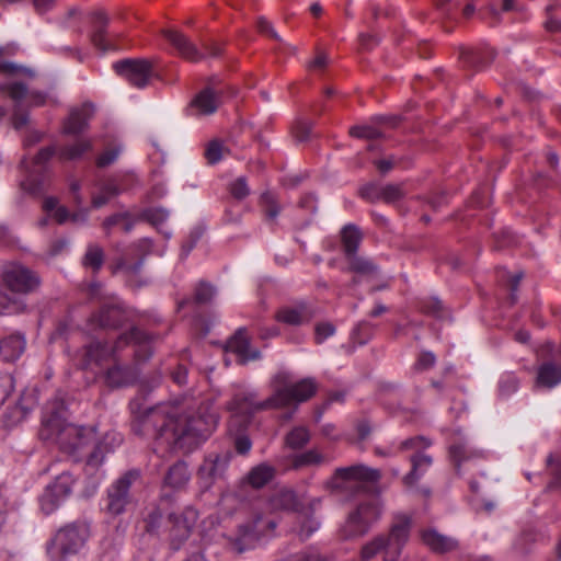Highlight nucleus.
I'll return each instance as SVG.
<instances>
[{"mask_svg": "<svg viewBox=\"0 0 561 561\" xmlns=\"http://www.w3.org/2000/svg\"><path fill=\"white\" fill-rule=\"evenodd\" d=\"M362 241V233L354 225H347L342 230V244L345 256L357 253V249Z\"/></svg>", "mask_w": 561, "mask_h": 561, "instance_id": "2f4dec72", "label": "nucleus"}, {"mask_svg": "<svg viewBox=\"0 0 561 561\" xmlns=\"http://www.w3.org/2000/svg\"><path fill=\"white\" fill-rule=\"evenodd\" d=\"M350 134L356 138L377 139L382 136V131L373 125L354 126L350 129Z\"/></svg>", "mask_w": 561, "mask_h": 561, "instance_id": "c03bdc74", "label": "nucleus"}, {"mask_svg": "<svg viewBox=\"0 0 561 561\" xmlns=\"http://www.w3.org/2000/svg\"><path fill=\"white\" fill-rule=\"evenodd\" d=\"M273 477L274 468L266 463H261L251 469L248 473L247 480L251 486L260 489L267 484Z\"/></svg>", "mask_w": 561, "mask_h": 561, "instance_id": "7c9ffc66", "label": "nucleus"}, {"mask_svg": "<svg viewBox=\"0 0 561 561\" xmlns=\"http://www.w3.org/2000/svg\"><path fill=\"white\" fill-rule=\"evenodd\" d=\"M117 75L135 88L144 89L154 76L152 64L147 59H124L113 65Z\"/></svg>", "mask_w": 561, "mask_h": 561, "instance_id": "6e6552de", "label": "nucleus"}, {"mask_svg": "<svg viewBox=\"0 0 561 561\" xmlns=\"http://www.w3.org/2000/svg\"><path fill=\"white\" fill-rule=\"evenodd\" d=\"M94 28L90 35L92 45L102 53L107 51L112 48L111 44L106 39L105 27L108 23V18L102 11H98L93 14Z\"/></svg>", "mask_w": 561, "mask_h": 561, "instance_id": "393cba45", "label": "nucleus"}, {"mask_svg": "<svg viewBox=\"0 0 561 561\" xmlns=\"http://www.w3.org/2000/svg\"><path fill=\"white\" fill-rule=\"evenodd\" d=\"M121 188L114 180L101 185L100 191L92 197V205L95 208L104 206L111 198L117 196Z\"/></svg>", "mask_w": 561, "mask_h": 561, "instance_id": "c9c22d12", "label": "nucleus"}, {"mask_svg": "<svg viewBox=\"0 0 561 561\" xmlns=\"http://www.w3.org/2000/svg\"><path fill=\"white\" fill-rule=\"evenodd\" d=\"M317 310L307 301H296L277 309L274 319L289 327H301L310 323L316 317Z\"/></svg>", "mask_w": 561, "mask_h": 561, "instance_id": "f8f14e48", "label": "nucleus"}, {"mask_svg": "<svg viewBox=\"0 0 561 561\" xmlns=\"http://www.w3.org/2000/svg\"><path fill=\"white\" fill-rule=\"evenodd\" d=\"M430 445L431 442L422 436L409 438L401 443V449H415V454L410 459L412 465L411 471L403 478L405 485H414L432 466V457L419 451Z\"/></svg>", "mask_w": 561, "mask_h": 561, "instance_id": "0eeeda50", "label": "nucleus"}, {"mask_svg": "<svg viewBox=\"0 0 561 561\" xmlns=\"http://www.w3.org/2000/svg\"><path fill=\"white\" fill-rule=\"evenodd\" d=\"M87 528H58L48 543V553L56 560H61L75 553L87 537Z\"/></svg>", "mask_w": 561, "mask_h": 561, "instance_id": "423d86ee", "label": "nucleus"}, {"mask_svg": "<svg viewBox=\"0 0 561 561\" xmlns=\"http://www.w3.org/2000/svg\"><path fill=\"white\" fill-rule=\"evenodd\" d=\"M260 204L268 220H275L280 213L282 208L275 195L271 192H265L261 195Z\"/></svg>", "mask_w": 561, "mask_h": 561, "instance_id": "4c0bfd02", "label": "nucleus"}, {"mask_svg": "<svg viewBox=\"0 0 561 561\" xmlns=\"http://www.w3.org/2000/svg\"><path fill=\"white\" fill-rule=\"evenodd\" d=\"M198 514L193 507H185L180 512L170 513L168 516L169 523L174 526H193L197 523Z\"/></svg>", "mask_w": 561, "mask_h": 561, "instance_id": "e433bc0d", "label": "nucleus"}, {"mask_svg": "<svg viewBox=\"0 0 561 561\" xmlns=\"http://www.w3.org/2000/svg\"><path fill=\"white\" fill-rule=\"evenodd\" d=\"M449 457L459 473L462 467L483 459L484 454L482 450L473 448L468 439L461 438L449 446Z\"/></svg>", "mask_w": 561, "mask_h": 561, "instance_id": "2eb2a0df", "label": "nucleus"}, {"mask_svg": "<svg viewBox=\"0 0 561 561\" xmlns=\"http://www.w3.org/2000/svg\"><path fill=\"white\" fill-rule=\"evenodd\" d=\"M94 115V105L84 103L80 107L72 108L69 117L64 123V133L67 135H79L89 127V121Z\"/></svg>", "mask_w": 561, "mask_h": 561, "instance_id": "f3484780", "label": "nucleus"}, {"mask_svg": "<svg viewBox=\"0 0 561 561\" xmlns=\"http://www.w3.org/2000/svg\"><path fill=\"white\" fill-rule=\"evenodd\" d=\"M119 153H121V148H112V149L105 150L102 154L99 156V158L96 160L98 167L105 168V167L112 164L113 162L116 161Z\"/></svg>", "mask_w": 561, "mask_h": 561, "instance_id": "5fc2aeb1", "label": "nucleus"}, {"mask_svg": "<svg viewBox=\"0 0 561 561\" xmlns=\"http://www.w3.org/2000/svg\"><path fill=\"white\" fill-rule=\"evenodd\" d=\"M218 424V414L210 407H201L196 415H182L171 405L149 409L139 420L138 433L163 440L169 448L192 451L207 439Z\"/></svg>", "mask_w": 561, "mask_h": 561, "instance_id": "f257e3e1", "label": "nucleus"}, {"mask_svg": "<svg viewBox=\"0 0 561 561\" xmlns=\"http://www.w3.org/2000/svg\"><path fill=\"white\" fill-rule=\"evenodd\" d=\"M187 369L183 365H179L172 373V379L175 383L182 386L186 383Z\"/></svg>", "mask_w": 561, "mask_h": 561, "instance_id": "69168bd1", "label": "nucleus"}, {"mask_svg": "<svg viewBox=\"0 0 561 561\" xmlns=\"http://www.w3.org/2000/svg\"><path fill=\"white\" fill-rule=\"evenodd\" d=\"M266 400L259 401L254 392L237 393L228 403V410L232 413L233 422L247 423L250 416L262 410L276 409L275 407H264Z\"/></svg>", "mask_w": 561, "mask_h": 561, "instance_id": "ddd939ff", "label": "nucleus"}, {"mask_svg": "<svg viewBox=\"0 0 561 561\" xmlns=\"http://www.w3.org/2000/svg\"><path fill=\"white\" fill-rule=\"evenodd\" d=\"M227 351L236 354L240 364L260 358V351L251 348L250 340L244 329H239L227 342Z\"/></svg>", "mask_w": 561, "mask_h": 561, "instance_id": "6ab92c4d", "label": "nucleus"}, {"mask_svg": "<svg viewBox=\"0 0 561 561\" xmlns=\"http://www.w3.org/2000/svg\"><path fill=\"white\" fill-rule=\"evenodd\" d=\"M3 282L9 289L20 294H27L39 285L38 276L19 263H10L4 267Z\"/></svg>", "mask_w": 561, "mask_h": 561, "instance_id": "9b49d317", "label": "nucleus"}, {"mask_svg": "<svg viewBox=\"0 0 561 561\" xmlns=\"http://www.w3.org/2000/svg\"><path fill=\"white\" fill-rule=\"evenodd\" d=\"M104 253L103 250L95 244L88 247V250L83 256L82 263L85 267H91L93 271H98L103 265Z\"/></svg>", "mask_w": 561, "mask_h": 561, "instance_id": "58836bf2", "label": "nucleus"}, {"mask_svg": "<svg viewBox=\"0 0 561 561\" xmlns=\"http://www.w3.org/2000/svg\"><path fill=\"white\" fill-rule=\"evenodd\" d=\"M92 140L90 138H79L73 144L65 146L60 150V158L65 160H75L82 157L85 152L92 150Z\"/></svg>", "mask_w": 561, "mask_h": 561, "instance_id": "473e14b6", "label": "nucleus"}, {"mask_svg": "<svg viewBox=\"0 0 561 561\" xmlns=\"http://www.w3.org/2000/svg\"><path fill=\"white\" fill-rule=\"evenodd\" d=\"M14 388V379L11 374H0V407L5 402Z\"/></svg>", "mask_w": 561, "mask_h": 561, "instance_id": "de8ad7c7", "label": "nucleus"}, {"mask_svg": "<svg viewBox=\"0 0 561 561\" xmlns=\"http://www.w3.org/2000/svg\"><path fill=\"white\" fill-rule=\"evenodd\" d=\"M424 309L427 313H431L435 317L440 318L444 316L443 304L437 298H432L431 300H428L424 306Z\"/></svg>", "mask_w": 561, "mask_h": 561, "instance_id": "bf43d9fd", "label": "nucleus"}, {"mask_svg": "<svg viewBox=\"0 0 561 561\" xmlns=\"http://www.w3.org/2000/svg\"><path fill=\"white\" fill-rule=\"evenodd\" d=\"M408 534L407 528H392L389 538L385 540L383 538H377L370 543L366 545L362 549V558L363 560H369L373 558L378 550L382 547H387L388 551L393 548L394 554H397L396 543L399 541L405 540Z\"/></svg>", "mask_w": 561, "mask_h": 561, "instance_id": "4be33fe9", "label": "nucleus"}, {"mask_svg": "<svg viewBox=\"0 0 561 561\" xmlns=\"http://www.w3.org/2000/svg\"><path fill=\"white\" fill-rule=\"evenodd\" d=\"M135 377L136 375L133 369L121 365H114L106 373V382L111 387H122L133 382Z\"/></svg>", "mask_w": 561, "mask_h": 561, "instance_id": "c756f323", "label": "nucleus"}, {"mask_svg": "<svg viewBox=\"0 0 561 561\" xmlns=\"http://www.w3.org/2000/svg\"><path fill=\"white\" fill-rule=\"evenodd\" d=\"M219 104L218 94L213 89L205 88L191 102L192 115H211L218 110Z\"/></svg>", "mask_w": 561, "mask_h": 561, "instance_id": "412c9836", "label": "nucleus"}, {"mask_svg": "<svg viewBox=\"0 0 561 561\" xmlns=\"http://www.w3.org/2000/svg\"><path fill=\"white\" fill-rule=\"evenodd\" d=\"M257 30H259L260 33H262L264 35L271 36L272 38H274L276 41H280V37L274 31V28L271 25V23L267 20H265L264 18H260L257 20Z\"/></svg>", "mask_w": 561, "mask_h": 561, "instance_id": "052dcab7", "label": "nucleus"}, {"mask_svg": "<svg viewBox=\"0 0 561 561\" xmlns=\"http://www.w3.org/2000/svg\"><path fill=\"white\" fill-rule=\"evenodd\" d=\"M436 363V357L431 352H423L419 356V359L415 364V368L420 370H426L431 367H433Z\"/></svg>", "mask_w": 561, "mask_h": 561, "instance_id": "4d7b16f0", "label": "nucleus"}, {"mask_svg": "<svg viewBox=\"0 0 561 561\" xmlns=\"http://www.w3.org/2000/svg\"><path fill=\"white\" fill-rule=\"evenodd\" d=\"M141 218L159 228L168 220L169 213L163 208H149L142 211Z\"/></svg>", "mask_w": 561, "mask_h": 561, "instance_id": "37998d69", "label": "nucleus"}, {"mask_svg": "<svg viewBox=\"0 0 561 561\" xmlns=\"http://www.w3.org/2000/svg\"><path fill=\"white\" fill-rule=\"evenodd\" d=\"M19 309L16 301L11 300L5 293L0 291V314L16 312Z\"/></svg>", "mask_w": 561, "mask_h": 561, "instance_id": "6e6d98bb", "label": "nucleus"}, {"mask_svg": "<svg viewBox=\"0 0 561 561\" xmlns=\"http://www.w3.org/2000/svg\"><path fill=\"white\" fill-rule=\"evenodd\" d=\"M423 542L435 552H447L457 547V541L439 534L435 528H424L421 533Z\"/></svg>", "mask_w": 561, "mask_h": 561, "instance_id": "b1692460", "label": "nucleus"}, {"mask_svg": "<svg viewBox=\"0 0 561 561\" xmlns=\"http://www.w3.org/2000/svg\"><path fill=\"white\" fill-rule=\"evenodd\" d=\"M396 520L394 526H410L411 524L419 523L414 512H400L396 515Z\"/></svg>", "mask_w": 561, "mask_h": 561, "instance_id": "13d9d810", "label": "nucleus"}, {"mask_svg": "<svg viewBox=\"0 0 561 561\" xmlns=\"http://www.w3.org/2000/svg\"><path fill=\"white\" fill-rule=\"evenodd\" d=\"M54 153H55V148H53V147H46V148L41 149L34 159L35 164L45 163L54 156Z\"/></svg>", "mask_w": 561, "mask_h": 561, "instance_id": "e2e57ef3", "label": "nucleus"}, {"mask_svg": "<svg viewBox=\"0 0 561 561\" xmlns=\"http://www.w3.org/2000/svg\"><path fill=\"white\" fill-rule=\"evenodd\" d=\"M374 163L380 173L386 174L393 169V167L396 165V160L393 158L381 159L376 160Z\"/></svg>", "mask_w": 561, "mask_h": 561, "instance_id": "338daca9", "label": "nucleus"}, {"mask_svg": "<svg viewBox=\"0 0 561 561\" xmlns=\"http://www.w3.org/2000/svg\"><path fill=\"white\" fill-rule=\"evenodd\" d=\"M190 480V472L185 462L179 461L173 465L165 477V483L172 488L184 486Z\"/></svg>", "mask_w": 561, "mask_h": 561, "instance_id": "72a5a7b5", "label": "nucleus"}, {"mask_svg": "<svg viewBox=\"0 0 561 561\" xmlns=\"http://www.w3.org/2000/svg\"><path fill=\"white\" fill-rule=\"evenodd\" d=\"M381 192H382V186H380L376 183L366 184L359 190L360 196L370 203L380 202L381 201Z\"/></svg>", "mask_w": 561, "mask_h": 561, "instance_id": "a18cd8bd", "label": "nucleus"}, {"mask_svg": "<svg viewBox=\"0 0 561 561\" xmlns=\"http://www.w3.org/2000/svg\"><path fill=\"white\" fill-rule=\"evenodd\" d=\"M405 196L403 184H386L382 185L381 202L387 204L396 203Z\"/></svg>", "mask_w": 561, "mask_h": 561, "instance_id": "ea45409f", "label": "nucleus"}, {"mask_svg": "<svg viewBox=\"0 0 561 561\" xmlns=\"http://www.w3.org/2000/svg\"><path fill=\"white\" fill-rule=\"evenodd\" d=\"M380 479V470L364 463H355L336 468L324 486L334 495L351 499L363 492L366 483H376Z\"/></svg>", "mask_w": 561, "mask_h": 561, "instance_id": "20e7f679", "label": "nucleus"}, {"mask_svg": "<svg viewBox=\"0 0 561 561\" xmlns=\"http://www.w3.org/2000/svg\"><path fill=\"white\" fill-rule=\"evenodd\" d=\"M519 380L513 374H504L499 381V394L508 398L518 389Z\"/></svg>", "mask_w": 561, "mask_h": 561, "instance_id": "a19ab883", "label": "nucleus"}, {"mask_svg": "<svg viewBox=\"0 0 561 561\" xmlns=\"http://www.w3.org/2000/svg\"><path fill=\"white\" fill-rule=\"evenodd\" d=\"M224 146L218 140H213L207 145L205 157L210 164L217 163L224 156Z\"/></svg>", "mask_w": 561, "mask_h": 561, "instance_id": "49530a36", "label": "nucleus"}, {"mask_svg": "<svg viewBox=\"0 0 561 561\" xmlns=\"http://www.w3.org/2000/svg\"><path fill=\"white\" fill-rule=\"evenodd\" d=\"M91 320L100 328H114L121 324L123 310L118 305L103 306Z\"/></svg>", "mask_w": 561, "mask_h": 561, "instance_id": "a878e982", "label": "nucleus"}, {"mask_svg": "<svg viewBox=\"0 0 561 561\" xmlns=\"http://www.w3.org/2000/svg\"><path fill=\"white\" fill-rule=\"evenodd\" d=\"M227 466V460L218 455L206 457L197 472L201 486L208 490L217 480L222 478Z\"/></svg>", "mask_w": 561, "mask_h": 561, "instance_id": "dca6fc26", "label": "nucleus"}, {"mask_svg": "<svg viewBox=\"0 0 561 561\" xmlns=\"http://www.w3.org/2000/svg\"><path fill=\"white\" fill-rule=\"evenodd\" d=\"M215 294V288L211 285L202 282L196 287L195 300L198 304H207L214 298Z\"/></svg>", "mask_w": 561, "mask_h": 561, "instance_id": "09e8293b", "label": "nucleus"}, {"mask_svg": "<svg viewBox=\"0 0 561 561\" xmlns=\"http://www.w3.org/2000/svg\"><path fill=\"white\" fill-rule=\"evenodd\" d=\"M335 333V327L330 322H320L314 328V340L317 344L323 343L324 340Z\"/></svg>", "mask_w": 561, "mask_h": 561, "instance_id": "8fccbe9b", "label": "nucleus"}, {"mask_svg": "<svg viewBox=\"0 0 561 561\" xmlns=\"http://www.w3.org/2000/svg\"><path fill=\"white\" fill-rule=\"evenodd\" d=\"M149 340V335L135 328L129 333L123 334L117 340L115 346H108L101 342H93L82 350L79 365L81 368H88L93 364L101 365L108 358L115 356L117 350L123 347V345L130 343L137 346L134 352L137 360H146L152 353Z\"/></svg>", "mask_w": 561, "mask_h": 561, "instance_id": "7ed1b4c3", "label": "nucleus"}, {"mask_svg": "<svg viewBox=\"0 0 561 561\" xmlns=\"http://www.w3.org/2000/svg\"><path fill=\"white\" fill-rule=\"evenodd\" d=\"M73 478L62 472L46 486L39 497V507L44 514H51L72 492Z\"/></svg>", "mask_w": 561, "mask_h": 561, "instance_id": "1a4fd4ad", "label": "nucleus"}, {"mask_svg": "<svg viewBox=\"0 0 561 561\" xmlns=\"http://www.w3.org/2000/svg\"><path fill=\"white\" fill-rule=\"evenodd\" d=\"M163 35L184 59L197 62L205 57V54L201 53L183 33L175 30H167L163 32Z\"/></svg>", "mask_w": 561, "mask_h": 561, "instance_id": "a211bd4d", "label": "nucleus"}, {"mask_svg": "<svg viewBox=\"0 0 561 561\" xmlns=\"http://www.w3.org/2000/svg\"><path fill=\"white\" fill-rule=\"evenodd\" d=\"M324 461V457L317 450H308L299 455L296 459L295 465L297 467L305 465H318Z\"/></svg>", "mask_w": 561, "mask_h": 561, "instance_id": "3c124183", "label": "nucleus"}, {"mask_svg": "<svg viewBox=\"0 0 561 561\" xmlns=\"http://www.w3.org/2000/svg\"><path fill=\"white\" fill-rule=\"evenodd\" d=\"M234 446L239 454L244 455L251 449V440L247 436H238Z\"/></svg>", "mask_w": 561, "mask_h": 561, "instance_id": "0e129e2a", "label": "nucleus"}, {"mask_svg": "<svg viewBox=\"0 0 561 561\" xmlns=\"http://www.w3.org/2000/svg\"><path fill=\"white\" fill-rule=\"evenodd\" d=\"M347 271L366 277L377 276L379 270L369 259L357 255V253L346 256Z\"/></svg>", "mask_w": 561, "mask_h": 561, "instance_id": "c85d7f7f", "label": "nucleus"}, {"mask_svg": "<svg viewBox=\"0 0 561 561\" xmlns=\"http://www.w3.org/2000/svg\"><path fill=\"white\" fill-rule=\"evenodd\" d=\"M23 71H25V70L15 64L8 62V61H0V73L1 75L8 76V77H14Z\"/></svg>", "mask_w": 561, "mask_h": 561, "instance_id": "680f3d73", "label": "nucleus"}, {"mask_svg": "<svg viewBox=\"0 0 561 561\" xmlns=\"http://www.w3.org/2000/svg\"><path fill=\"white\" fill-rule=\"evenodd\" d=\"M105 448L102 443H98L94 446L93 451H91L87 459V465L93 468H98L104 460Z\"/></svg>", "mask_w": 561, "mask_h": 561, "instance_id": "864d4df0", "label": "nucleus"}, {"mask_svg": "<svg viewBox=\"0 0 561 561\" xmlns=\"http://www.w3.org/2000/svg\"><path fill=\"white\" fill-rule=\"evenodd\" d=\"M139 478L138 471H128L119 477L107 490L105 512L116 516L124 512L129 502V489Z\"/></svg>", "mask_w": 561, "mask_h": 561, "instance_id": "9d476101", "label": "nucleus"}, {"mask_svg": "<svg viewBox=\"0 0 561 561\" xmlns=\"http://www.w3.org/2000/svg\"><path fill=\"white\" fill-rule=\"evenodd\" d=\"M309 432L306 427H295L286 437L288 446L291 448H301L309 442Z\"/></svg>", "mask_w": 561, "mask_h": 561, "instance_id": "79ce46f5", "label": "nucleus"}, {"mask_svg": "<svg viewBox=\"0 0 561 561\" xmlns=\"http://www.w3.org/2000/svg\"><path fill=\"white\" fill-rule=\"evenodd\" d=\"M66 412L61 403L57 407L48 405L43 415L39 435L45 440L56 443L64 453L79 458L89 445L95 443V430L68 423Z\"/></svg>", "mask_w": 561, "mask_h": 561, "instance_id": "f03ea898", "label": "nucleus"}, {"mask_svg": "<svg viewBox=\"0 0 561 561\" xmlns=\"http://www.w3.org/2000/svg\"><path fill=\"white\" fill-rule=\"evenodd\" d=\"M28 123V115L26 113H20L19 110L14 111L12 117V125L15 129H21Z\"/></svg>", "mask_w": 561, "mask_h": 561, "instance_id": "774afa93", "label": "nucleus"}, {"mask_svg": "<svg viewBox=\"0 0 561 561\" xmlns=\"http://www.w3.org/2000/svg\"><path fill=\"white\" fill-rule=\"evenodd\" d=\"M4 90L8 91L9 96L15 102H20L24 98L27 96V99L32 105L38 106V105H43L46 100L45 95L41 92L28 93L27 88L24 84L19 83V82H13L8 85H0V91H4Z\"/></svg>", "mask_w": 561, "mask_h": 561, "instance_id": "bb28decb", "label": "nucleus"}, {"mask_svg": "<svg viewBox=\"0 0 561 561\" xmlns=\"http://www.w3.org/2000/svg\"><path fill=\"white\" fill-rule=\"evenodd\" d=\"M273 394L263 403L264 407L284 408L291 403H300L310 399L317 391L318 385L313 378H305L293 382L287 371L277 373L271 380Z\"/></svg>", "mask_w": 561, "mask_h": 561, "instance_id": "39448f33", "label": "nucleus"}, {"mask_svg": "<svg viewBox=\"0 0 561 561\" xmlns=\"http://www.w3.org/2000/svg\"><path fill=\"white\" fill-rule=\"evenodd\" d=\"M230 193L237 199H243L250 194L245 178H238L230 184Z\"/></svg>", "mask_w": 561, "mask_h": 561, "instance_id": "603ef678", "label": "nucleus"}, {"mask_svg": "<svg viewBox=\"0 0 561 561\" xmlns=\"http://www.w3.org/2000/svg\"><path fill=\"white\" fill-rule=\"evenodd\" d=\"M232 547L238 551L253 549L268 539L267 528H230Z\"/></svg>", "mask_w": 561, "mask_h": 561, "instance_id": "4468645a", "label": "nucleus"}, {"mask_svg": "<svg viewBox=\"0 0 561 561\" xmlns=\"http://www.w3.org/2000/svg\"><path fill=\"white\" fill-rule=\"evenodd\" d=\"M381 513L382 510L378 502H364L350 512L347 522L352 525L369 526L379 520Z\"/></svg>", "mask_w": 561, "mask_h": 561, "instance_id": "aec40b11", "label": "nucleus"}, {"mask_svg": "<svg viewBox=\"0 0 561 561\" xmlns=\"http://www.w3.org/2000/svg\"><path fill=\"white\" fill-rule=\"evenodd\" d=\"M25 339L21 334H10L0 340V359L3 362L16 360L25 350Z\"/></svg>", "mask_w": 561, "mask_h": 561, "instance_id": "5701e85b", "label": "nucleus"}, {"mask_svg": "<svg viewBox=\"0 0 561 561\" xmlns=\"http://www.w3.org/2000/svg\"><path fill=\"white\" fill-rule=\"evenodd\" d=\"M271 506L275 510L293 511L298 506V500L294 491L280 490L271 499Z\"/></svg>", "mask_w": 561, "mask_h": 561, "instance_id": "f704fd0d", "label": "nucleus"}, {"mask_svg": "<svg viewBox=\"0 0 561 561\" xmlns=\"http://www.w3.org/2000/svg\"><path fill=\"white\" fill-rule=\"evenodd\" d=\"M561 382V367L548 362L542 364L537 374V386L553 388Z\"/></svg>", "mask_w": 561, "mask_h": 561, "instance_id": "cd10ccee", "label": "nucleus"}]
</instances>
